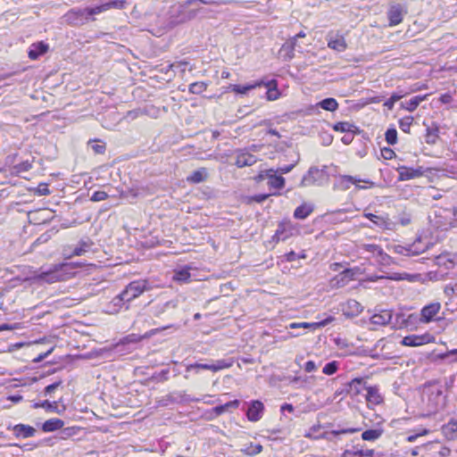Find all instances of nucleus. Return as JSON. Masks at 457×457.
Segmentation results:
<instances>
[{
	"mask_svg": "<svg viewBox=\"0 0 457 457\" xmlns=\"http://www.w3.org/2000/svg\"><path fill=\"white\" fill-rule=\"evenodd\" d=\"M64 422L62 420L55 418L45 421V423L42 426V428L45 432H53L62 428Z\"/></svg>",
	"mask_w": 457,
	"mask_h": 457,
	"instance_id": "7c9ffc66",
	"label": "nucleus"
},
{
	"mask_svg": "<svg viewBox=\"0 0 457 457\" xmlns=\"http://www.w3.org/2000/svg\"><path fill=\"white\" fill-rule=\"evenodd\" d=\"M313 204L303 203L295 210L294 217L299 220L306 219L313 212Z\"/></svg>",
	"mask_w": 457,
	"mask_h": 457,
	"instance_id": "a878e982",
	"label": "nucleus"
},
{
	"mask_svg": "<svg viewBox=\"0 0 457 457\" xmlns=\"http://www.w3.org/2000/svg\"><path fill=\"white\" fill-rule=\"evenodd\" d=\"M233 365V361L231 360H218L215 361L212 364H203V363H194L187 366V371H190L195 370L196 372L198 370H208L213 372H217L219 370L230 368Z\"/></svg>",
	"mask_w": 457,
	"mask_h": 457,
	"instance_id": "423d86ee",
	"label": "nucleus"
},
{
	"mask_svg": "<svg viewBox=\"0 0 457 457\" xmlns=\"http://www.w3.org/2000/svg\"><path fill=\"white\" fill-rule=\"evenodd\" d=\"M365 216L370 220L375 225L381 228H388L389 222L386 219L377 216L373 213H366Z\"/></svg>",
	"mask_w": 457,
	"mask_h": 457,
	"instance_id": "c9c22d12",
	"label": "nucleus"
},
{
	"mask_svg": "<svg viewBox=\"0 0 457 457\" xmlns=\"http://www.w3.org/2000/svg\"><path fill=\"white\" fill-rule=\"evenodd\" d=\"M195 16V11H187L183 6L175 7L171 11V17L169 22L170 28H173L178 24L187 22Z\"/></svg>",
	"mask_w": 457,
	"mask_h": 457,
	"instance_id": "39448f33",
	"label": "nucleus"
},
{
	"mask_svg": "<svg viewBox=\"0 0 457 457\" xmlns=\"http://www.w3.org/2000/svg\"><path fill=\"white\" fill-rule=\"evenodd\" d=\"M441 430L446 439L454 440L457 432V420H450L448 423L442 426Z\"/></svg>",
	"mask_w": 457,
	"mask_h": 457,
	"instance_id": "393cba45",
	"label": "nucleus"
},
{
	"mask_svg": "<svg viewBox=\"0 0 457 457\" xmlns=\"http://www.w3.org/2000/svg\"><path fill=\"white\" fill-rule=\"evenodd\" d=\"M262 85H265V82L263 80L255 81L253 83H250L245 86L230 84L228 87V89L239 95H246L250 90L260 87Z\"/></svg>",
	"mask_w": 457,
	"mask_h": 457,
	"instance_id": "412c9836",
	"label": "nucleus"
},
{
	"mask_svg": "<svg viewBox=\"0 0 457 457\" xmlns=\"http://www.w3.org/2000/svg\"><path fill=\"white\" fill-rule=\"evenodd\" d=\"M341 179L343 182L354 184L358 188H364V187L359 185L360 182L369 183V181H367V180H361L360 179H357L355 177L349 176V175L342 176Z\"/></svg>",
	"mask_w": 457,
	"mask_h": 457,
	"instance_id": "09e8293b",
	"label": "nucleus"
},
{
	"mask_svg": "<svg viewBox=\"0 0 457 457\" xmlns=\"http://www.w3.org/2000/svg\"><path fill=\"white\" fill-rule=\"evenodd\" d=\"M338 370V362L336 361H333L331 362L327 363L322 370V372L325 375L330 376L335 374Z\"/></svg>",
	"mask_w": 457,
	"mask_h": 457,
	"instance_id": "a18cd8bd",
	"label": "nucleus"
},
{
	"mask_svg": "<svg viewBox=\"0 0 457 457\" xmlns=\"http://www.w3.org/2000/svg\"><path fill=\"white\" fill-rule=\"evenodd\" d=\"M383 434V429H368L361 434V438L365 441H375L378 439Z\"/></svg>",
	"mask_w": 457,
	"mask_h": 457,
	"instance_id": "473e14b6",
	"label": "nucleus"
},
{
	"mask_svg": "<svg viewBox=\"0 0 457 457\" xmlns=\"http://www.w3.org/2000/svg\"><path fill=\"white\" fill-rule=\"evenodd\" d=\"M440 457H448L451 454V449L446 446H443L438 452Z\"/></svg>",
	"mask_w": 457,
	"mask_h": 457,
	"instance_id": "0e129e2a",
	"label": "nucleus"
},
{
	"mask_svg": "<svg viewBox=\"0 0 457 457\" xmlns=\"http://www.w3.org/2000/svg\"><path fill=\"white\" fill-rule=\"evenodd\" d=\"M362 384V378H354L350 384V391L353 392L355 395H358L361 392V386Z\"/></svg>",
	"mask_w": 457,
	"mask_h": 457,
	"instance_id": "603ef678",
	"label": "nucleus"
},
{
	"mask_svg": "<svg viewBox=\"0 0 457 457\" xmlns=\"http://www.w3.org/2000/svg\"><path fill=\"white\" fill-rule=\"evenodd\" d=\"M333 320H334L333 317H328V318H327L321 321H319V322H292L287 326V328L290 329L303 328V329L316 330L318 328L327 326L328 324L331 323Z\"/></svg>",
	"mask_w": 457,
	"mask_h": 457,
	"instance_id": "9d476101",
	"label": "nucleus"
},
{
	"mask_svg": "<svg viewBox=\"0 0 457 457\" xmlns=\"http://www.w3.org/2000/svg\"><path fill=\"white\" fill-rule=\"evenodd\" d=\"M303 369L306 372L311 373L317 370V365L313 361H308L304 364Z\"/></svg>",
	"mask_w": 457,
	"mask_h": 457,
	"instance_id": "13d9d810",
	"label": "nucleus"
},
{
	"mask_svg": "<svg viewBox=\"0 0 457 457\" xmlns=\"http://www.w3.org/2000/svg\"><path fill=\"white\" fill-rule=\"evenodd\" d=\"M328 46L335 51L343 52L346 49L345 37L339 34L329 33L327 37Z\"/></svg>",
	"mask_w": 457,
	"mask_h": 457,
	"instance_id": "2eb2a0df",
	"label": "nucleus"
},
{
	"mask_svg": "<svg viewBox=\"0 0 457 457\" xmlns=\"http://www.w3.org/2000/svg\"><path fill=\"white\" fill-rule=\"evenodd\" d=\"M403 97V96L401 95H392L391 97L384 104V105L388 109V110H392L394 108V104L395 103H396L397 101H399L401 98Z\"/></svg>",
	"mask_w": 457,
	"mask_h": 457,
	"instance_id": "6e6d98bb",
	"label": "nucleus"
},
{
	"mask_svg": "<svg viewBox=\"0 0 457 457\" xmlns=\"http://www.w3.org/2000/svg\"><path fill=\"white\" fill-rule=\"evenodd\" d=\"M433 337L429 334H423L420 336L410 335L403 338L402 345L405 346H420L430 343Z\"/></svg>",
	"mask_w": 457,
	"mask_h": 457,
	"instance_id": "9b49d317",
	"label": "nucleus"
},
{
	"mask_svg": "<svg viewBox=\"0 0 457 457\" xmlns=\"http://www.w3.org/2000/svg\"><path fill=\"white\" fill-rule=\"evenodd\" d=\"M436 263L445 270L453 269L457 265V253H445L436 258Z\"/></svg>",
	"mask_w": 457,
	"mask_h": 457,
	"instance_id": "f8f14e48",
	"label": "nucleus"
},
{
	"mask_svg": "<svg viewBox=\"0 0 457 457\" xmlns=\"http://www.w3.org/2000/svg\"><path fill=\"white\" fill-rule=\"evenodd\" d=\"M66 22L71 25L84 24L87 17L85 15L83 9H72L64 15Z\"/></svg>",
	"mask_w": 457,
	"mask_h": 457,
	"instance_id": "dca6fc26",
	"label": "nucleus"
},
{
	"mask_svg": "<svg viewBox=\"0 0 457 457\" xmlns=\"http://www.w3.org/2000/svg\"><path fill=\"white\" fill-rule=\"evenodd\" d=\"M108 198V194L104 191H96L90 200L93 201V202H100V201H104V200H106Z\"/></svg>",
	"mask_w": 457,
	"mask_h": 457,
	"instance_id": "5fc2aeb1",
	"label": "nucleus"
},
{
	"mask_svg": "<svg viewBox=\"0 0 457 457\" xmlns=\"http://www.w3.org/2000/svg\"><path fill=\"white\" fill-rule=\"evenodd\" d=\"M412 122L413 118L411 116H407L399 120V127L403 132L409 133Z\"/></svg>",
	"mask_w": 457,
	"mask_h": 457,
	"instance_id": "37998d69",
	"label": "nucleus"
},
{
	"mask_svg": "<svg viewBox=\"0 0 457 457\" xmlns=\"http://www.w3.org/2000/svg\"><path fill=\"white\" fill-rule=\"evenodd\" d=\"M295 46L296 42L291 38L289 41L286 42L282 46L280 52L285 53L287 59H292L294 56V50L295 48Z\"/></svg>",
	"mask_w": 457,
	"mask_h": 457,
	"instance_id": "e433bc0d",
	"label": "nucleus"
},
{
	"mask_svg": "<svg viewBox=\"0 0 457 457\" xmlns=\"http://www.w3.org/2000/svg\"><path fill=\"white\" fill-rule=\"evenodd\" d=\"M360 269H346L335 276L330 280V287L332 288H340L348 285L351 281L354 280L355 276L359 273Z\"/></svg>",
	"mask_w": 457,
	"mask_h": 457,
	"instance_id": "20e7f679",
	"label": "nucleus"
},
{
	"mask_svg": "<svg viewBox=\"0 0 457 457\" xmlns=\"http://www.w3.org/2000/svg\"><path fill=\"white\" fill-rule=\"evenodd\" d=\"M46 214H50V211L47 209L38 210L30 213L32 218L38 222H46L50 218Z\"/></svg>",
	"mask_w": 457,
	"mask_h": 457,
	"instance_id": "a19ab883",
	"label": "nucleus"
},
{
	"mask_svg": "<svg viewBox=\"0 0 457 457\" xmlns=\"http://www.w3.org/2000/svg\"><path fill=\"white\" fill-rule=\"evenodd\" d=\"M424 170L422 167L411 168V167H401L399 168V179L401 180H409L416 178H420L423 175Z\"/></svg>",
	"mask_w": 457,
	"mask_h": 457,
	"instance_id": "a211bd4d",
	"label": "nucleus"
},
{
	"mask_svg": "<svg viewBox=\"0 0 457 457\" xmlns=\"http://www.w3.org/2000/svg\"><path fill=\"white\" fill-rule=\"evenodd\" d=\"M452 216V209L437 208L433 212V216H429V219L430 222L437 228L447 230L453 228V221L451 220Z\"/></svg>",
	"mask_w": 457,
	"mask_h": 457,
	"instance_id": "f03ea898",
	"label": "nucleus"
},
{
	"mask_svg": "<svg viewBox=\"0 0 457 457\" xmlns=\"http://www.w3.org/2000/svg\"><path fill=\"white\" fill-rule=\"evenodd\" d=\"M104 4L106 5V11L112 8L122 10L127 6V2L125 0H112Z\"/></svg>",
	"mask_w": 457,
	"mask_h": 457,
	"instance_id": "79ce46f5",
	"label": "nucleus"
},
{
	"mask_svg": "<svg viewBox=\"0 0 457 457\" xmlns=\"http://www.w3.org/2000/svg\"><path fill=\"white\" fill-rule=\"evenodd\" d=\"M12 431L15 436L28 438L35 435L36 429L29 425L18 424L12 428Z\"/></svg>",
	"mask_w": 457,
	"mask_h": 457,
	"instance_id": "b1692460",
	"label": "nucleus"
},
{
	"mask_svg": "<svg viewBox=\"0 0 457 457\" xmlns=\"http://www.w3.org/2000/svg\"><path fill=\"white\" fill-rule=\"evenodd\" d=\"M381 154L386 160H391L395 155V152L387 147L381 150Z\"/></svg>",
	"mask_w": 457,
	"mask_h": 457,
	"instance_id": "4d7b16f0",
	"label": "nucleus"
},
{
	"mask_svg": "<svg viewBox=\"0 0 457 457\" xmlns=\"http://www.w3.org/2000/svg\"><path fill=\"white\" fill-rule=\"evenodd\" d=\"M453 211V216L451 217L453 223V227H455L457 225V208L452 209Z\"/></svg>",
	"mask_w": 457,
	"mask_h": 457,
	"instance_id": "774afa93",
	"label": "nucleus"
},
{
	"mask_svg": "<svg viewBox=\"0 0 457 457\" xmlns=\"http://www.w3.org/2000/svg\"><path fill=\"white\" fill-rule=\"evenodd\" d=\"M61 385V381H58V382H55L54 384H51L49 386H47L46 388H45V392L46 394L47 395H50L52 394L53 392H54V390Z\"/></svg>",
	"mask_w": 457,
	"mask_h": 457,
	"instance_id": "e2e57ef3",
	"label": "nucleus"
},
{
	"mask_svg": "<svg viewBox=\"0 0 457 457\" xmlns=\"http://www.w3.org/2000/svg\"><path fill=\"white\" fill-rule=\"evenodd\" d=\"M53 350H54V348H51L46 353L39 354L37 358L34 359V362L42 361L46 357H47L53 352Z\"/></svg>",
	"mask_w": 457,
	"mask_h": 457,
	"instance_id": "69168bd1",
	"label": "nucleus"
},
{
	"mask_svg": "<svg viewBox=\"0 0 457 457\" xmlns=\"http://www.w3.org/2000/svg\"><path fill=\"white\" fill-rule=\"evenodd\" d=\"M347 306L352 310L353 314H359L362 311V307L360 303L355 300H349L347 302Z\"/></svg>",
	"mask_w": 457,
	"mask_h": 457,
	"instance_id": "864d4df0",
	"label": "nucleus"
},
{
	"mask_svg": "<svg viewBox=\"0 0 457 457\" xmlns=\"http://www.w3.org/2000/svg\"><path fill=\"white\" fill-rule=\"evenodd\" d=\"M91 148L96 154H103L104 152L105 146L104 145L93 143L91 145Z\"/></svg>",
	"mask_w": 457,
	"mask_h": 457,
	"instance_id": "680f3d73",
	"label": "nucleus"
},
{
	"mask_svg": "<svg viewBox=\"0 0 457 457\" xmlns=\"http://www.w3.org/2000/svg\"><path fill=\"white\" fill-rule=\"evenodd\" d=\"M83 11H85L86 17L90 16V15H96V14H99L101 12H105L106 5L104 4L93 7V8L83 9Z\"/></svg>",
	"mask_w": 457,
	"mask_h": 457,
	"instance_id": "49530a36",
	"label": "nucleus"
},
{
	"mask_svg": "<svg viewBox=\"0 0 457 457\" xmlns=\"http://www.w3.org/2000/svg\"><path fill=\"white\" fill-rule=\"evenodd\" d=\"M440 309L441 304L439 303H432L424 306L420 312V321L424 323L432 321L439 312Z\"/></svg>",
	"mask_w": 457,
	"mask_h": 457,
	"instance_id": "ddd939ff",
	"label": "nucleus"
},
{
	"mask_svg": "<svg viewBox=\"0 0 457 457\" xmlns=\"http://www.w3.org/2000/svg\"><path fill=\"white\" fill-rule=\"evenodd\" d=\"M319 106H320L322 109L326 111L333 112L337 109L338 104L334 98H326L320 102Z\"/></svg>",
	"mask_w": 457,
	"mask_h": 457,
	"instance_id": "4c0bfd02",
	"label": "nucleus"
},
{
	"mask_svg": "<svg viewBox=\"0 0 457 457\" xmlns=\"http://www.w3.org/2000/svg\"><path fill=\"white\" fill-rule=\"evenodd\" d=\"M190 273L188 268L175 270L173 274V280L180 283H187L190 280Z\"/></svg>",
	"mask_w": 457,
	"mask_h": 457,
	"instance_id": "2f4dec72",
	"label": "nucleus"
},
{
	"mask_svg": "<svg viewBox=\"0 0 457 457\" xmlns=\"http://www.w3.org/2000/svg\"><path fill=\"white\" fill-rule=\"evenodd\" d=\"M268 184L272 188L281 189L285 186V179L282 176H271Z\"/></svg>",
	"mask_w": 457,
	"mask_h": 457,
	"instance_id": "58836bf2",
	"label": "nucleus"
},
{
	"mask_svg": "<svg viewBox=\"0 0 457 457\" xmlns=\"http://www.w3.org/2000/svg\"><path fill=\"white\" fill-rule=\"evenodd\" d=\"M125 302L126 301L122 297V295L120 294L107 304L105 312L110 314L117 313L121 309Z\"/></svg>",
	"mask_w": 457,
	"mask_h": 457,
	"instance_id": "bb28decb",
	"label": "nucleus"
},
{
	"mask_svg": "<svg viewBox=\"0 0 457 457\" xmlns=\"http://www.w3.org/2000/svg\"><path fill=\"white\" fill-rule=\"evenodd\" d=\"M81 266V262L54 264L49 270L37 275L35 279L38 282H46L49 284L64 281L73 277L75 275L74 270Z\"/></svg>",
	"mask_w": 457,
	"mask_h": 457,
	"instance_id": "f257e3e1",
	"label": "nucleus"
},
{
	"mask_svg": "<svg viewBox=\"0 0 457 457\" xmlns=\"http://www.w3.org/2000/svg\"><path fill=\"white\" fill-rule=\"evenodd\" d=\"M296 232L297 229L291 222H282L278 225L273 237L277 241H285L294 236Z\"/></svg>",
	"mask_w": 457,
	"mask_h": 457,
	"instance_id": "1a4fd4ad",
	"label": "nucleus"
},
{
	"mask_svg": "<svg viewBox=\"0 0 457 457\" xmlns=\"http://www.w3.org/2000/svg\"><path fill=\"white\" fill-rule=\"evenodd\" d=\"M360 250L370 253L373 257L377 258V261L383 265L389 263L390 256L383 252L382 248L374 244H360L358 245Z\"/></svg>",
	"mask_w": 457,
	"mask_h": 457,
	"instance_id": "6e6552de",
	"label": "nucleus"
},
{
	"mask_svg": "<svg viewBox=\"0 0 457 457\" xmlns=\"http://www.w3.org/2000/svg\"><path fill=\"white\" fill-rule=\"evenodd\" d=\"M411 221V216L406 213H403L399 216V223L403 226L409 225Z\"/></svg>",
	"mask_w": 457,
	"mask_h": 457,
	"instance_id": "bf43d9fd",
	"label": "nucleus"
},
{
	"mask_svg": "<svg viewBox=\"0 0 457 457\" xmlns=\"http://www.w3.org/2000/svg\"><path fill=\"white\" fill-rule=\"evenodd\" d=\"M353 139V132H348L346 133L343 137H342V141L345 144V145H348L350 144Z\"/></svg>",
	"mask_w": 457,
	"mask_h": 457,
	"instance_id": "338daca9",
	"label": "nucleus"
},
{
	"mask_svg": "<svg viewBox=\"0 0 457 457\" xmlns=\"http://www.w3.org/2000/svg\"><path fill=\"white\" fill-rule=\"evenodd\" d=\"M438 130L439 129L436 125L427 128L426 142L428 144L433 145L436 142L438 138Z\"/></svg>",
	"mask_w": 457,
	"mask_h": 457,
	"instance_id": "f704fd0d",
	"label": "nucleus"
},
{
	"mask_svg": "<svg viewBox=\"0 0 457 457\" xmlns=\"http://www.w3.org/2000/svg\"><path fill=\"white\" fill-rule=\"evenodd\" d=\"M208 172L205 168H200L187 178V181L193 184H198L206 180Z\"/></svg>",
	"mask_w": 457,
	"mask_h": 457,
	"instance_id": "cd10ccee",
	"label": "nucleus"
},
{
	"mask_svg": "<svg viewBox=\"0 0 457 457\" xmlns=\"http://www.w3.org/2000/svg\"><path fill=\"white\" fill-rule=\"evenodd\" d=\"M366 390V401L368 406L378 405L383 403L384 398L382 395L379 393V389L378 386H368Z\"/></svg>",
	"mask_w": 457,
	"mask_h": 457,
	"instance_id": "aec40b11",
	"label": "nucleus"
},
{
	"mask_svg": "<svg viewBox=\"0 0 457 457\" xmlns=\"http://www.w3.org/2000/svg\"><path fill=\"white\" fill-rule=\"evenodd\" d=\"M257 162L256 156L253 155L247 151H239L237 154L236 162L235 164L238 168H243L246 166H252Z\"/></svg>",
	"mask_w": 457,
	"mask_h": 457,
	"instance_id": "6ab92c4d",
	"label": "nucleus"
},
{
	"mask_svg": "<svg viewBox=\"0 0 457 457\" xmlns=\"http://www.w3.org/2000/svg\"><path fill=\"white\" fill-rule=\"evenodd\" d=\"M148 290L147 282L145 280L133 281L120 293L126 302H130Z\"/></svg>",
	"mask_w": 457,
	"mask_h": 457,
	"instance_id": "7ed1b4c3",
	"label": "nucleus"
},
{
	"mask_svg": "<svg viewBox=\"0 0 457 457\" xmlns=\"http://www.w3.org/2000/svg\"><path fill=\"white\" fill-rule=\"evenodd\" d=\"M386 141L389 145H395L397 142V131L395 129H388L386 132Z\"/></svg>",
	"mask_w": 457,
	"mask_h": 457,
	"instance_id": "8fccbe9b",
	"label": "nucleus"
},
{
	"mask_svg": "<svg viewBox=\"0 0 457 457\" xmlns=\"http://www.w3.org/2000/svg\"><path fill=\"white\" fill-rule=\"evenodd\" d=\"M428 95L416 96L409 101L403 102L401 106L409 112H413L419 104L427 98Z\"/></svg>",
	"mask_w": 457,
	"mask_h": 457,
	"instance_id": "c756f323",
	"label": "nucleus"
},
{
	"mask_svg": "<svg viewBox=\"0 0 457 457\" xmlns=\"http://www.w3.org/2000/svg\"><path fill=\"white\" fill-rule=\"evenodd\" d=\"M274 81H271V82H269V83H265V87H268L269 89H268V92H267V98L268 100L270 101H272V100H276L278 98V92L276 88V85L274 86V87H271V84H273Z\"/></svg>",
	"mask_w": 457,
	"mask_h": 457,
	"instance_id": "de8ad7c7",
	"label": "nucleus"
},
{
	"mask_svg": "<svg viewBox=\"0 0 457 457\" xmlns=\"http://www.w3.org/2000/svg\"><path fill=\"white\" fill-rule=\"evenodd\" d=\"M444 293L449 298L457 296V282L453 284H448L445 287Z\"/></svg>",
	"mask_w": 457,
	"mask_h": 457,
	"instance_id": "3c124183",
	"label": "nucleus"
},
{
	"mask_svg": "<svg viewBox=\"0 0 457 457\" xmlns=\"http://www.w3.org/2000/svg\"><path fill=\"white\" fill-rule=\"evenodd\" d=\"M238 406H239V401L234 400V401L228 402L225 404L216 406L213 409V411L215 412L216 415H220V414L224 413L225 411H228L230 408L237 409Z\"/></svg>",
	"mask_w": 457,
	"mask_h": 457,
	"instance_id": "72a5a7b5",
	"label": "nucleus"
},
{
	"mask_svg": "<svg viewBox=\"0 0 457 457\" xmlns=\"http://www.w3.org/2000/svg\"><path fill=\"white\" fill-rule=\"evenodd\" d=\"M354 126L349 122H337L334 125V129L339 132H353Z\"/></svg>",
	"mask_w": 457,
	"mask_h": 457,
	"instance_id": "c03bdc74",
	"label": "nucleus"
},
{
	"mask_svg": "<svg viewBox=\"0 0 457 457\" xmlns=\"http://www.w3.org/2000/svg\"><path fill=\"white\" fill-rule=\"evenodd\" d=\"M208 87V83L206 82H194L189 85V92L191 94H196L199 95L203 92H204Z\"/></svg>",
	"mask_w": 457,
	"mask_h": 457,
	"instance_id": "ea45409f",
	"label": "nucleus"
},
{
	"mask_svg": "<svg viewBox=\"0 0 457 457\" xmlns=\"http://www.w3.org/2000/svg\"><path fill=\"white\" fill-rule=\"evenodd\" d=\"M37 193L39 195H47L50 194V190L46 184H39L37 187Z\"/></svg>",
	"mask_w": 457,
	"mask_h": 457,
	"instance_id": "052dcab7",
	"label": "nucleus"
},
{
	"mask_svg": "<svg viewBox=\"0 0 457 457\" xmlns=\"http://www.w3.org/2000/svg\"><path fill=\"white\" fill-rule=\"evenodd\" d=\"M90 246L91 244H88L87 242H81L78 246L74 248V250L71 253H68L67 250H64L63 255L66 259H70L73 256H81L89 250Z\"/></svg>",
	"mask_w": 457,
	"mask_h": 457,
	"instance_id": "c85d7f7f",
	"label": "nucleus"
},
{
	"mask_svg": "<svg viewBox=\"0 0 457 457\" xmlns=\"http://www.w3.org/2000/svg\"><path fill=\"white\" fill-rule=\"evenodd\" d=\"M49 49V46L44 42L32 44L29 50V57L31 60H37L39 56L46 54Z\"/></svg>",
	"mask_w": 457,
	"mask_h": 457,
	"instance_id": "4be33fe9",
	"label": "nucleus"
},
{
	"mask_svg": "<svg viewBox=\"0 0 457 457\" xmlns=\"http://www.w3.org/2000/svg\"><path fill=\"white\" fill-rule=\"evenodd\" d=\"M264 405L262 402L252 401L246 412V417L250 421L256 422L262 417Z\"/></svg>",
	"mask_w": 457,
	"mask_h": 457,
	"instance_id": "4468645a",
	"label": "nucleus"
},
{
	"mask_svg": "<svg viewBox=\"0 0 457 457\" xmlns=\"http://www.w3.org/2000/svg\"><path fill=\"white\" fill-rule=\"evenodd\" d=\"M392 320V312L387 310H383L379 313H375L370 317V322L373 325L385 326Z\"/></svg>",
	"mask_w": 457,
	"mask_h": 457,
	"instance_id": "5701e85b",
	"label": "nucleus"
},
{
	"mask_svg": "<svg viewBox=\"0 0 457 457\" xmlns=\"http://www.w3.org/2000/svg\"><path fill=\"white\" fill-rule=\"evenodd\" d=\"M406 9L401 4H390L387 11L389 26L393 27L400 24L403 21V16L406 14Z\"/></svg>",
	"mask_w": 457,
	"mask_h": 457,
	"instance_id": "0eeeda50",
	"label": "nucleus"
},
{
	"mask_svg": "<svg viewBox=\"0 0 457 457\" xmlns=\"http://www.w3.org/2000/svg\"><path fill=\"white\" fill-rule=\"evenodd\" d=\"M324 177V170H319L316 167L310 168L307 175H305L301 182L303 187L310 186L319 180H321Z\"/></svg>",
	"mask_w": 457,
	"mask_h": 457,
	"instance_id": "f3484780",
	"label": "nucleus"
}]
</instances>
